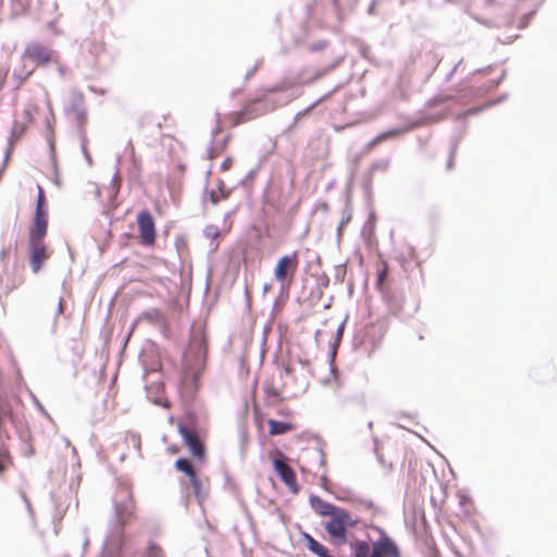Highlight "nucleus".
<instances>
[{"label":"nucleus","mask_w":557,"mask_h":557,"mask_svg":"<svg viewBox=\"0 0 557 557\" xmlns=\"http://www.w3.org/2000/svg\"><path fill=\"white\" fill-rule=\"evenodd\" d=\"M114 515L109 522L107 541L115 548L116 554L122 557L128 546V535L125 528L135 519V502L132 491L126 483H120L113 497Z\"/></svg>","instance_id":"f257e3e1"},{"label":"nucleus","mask_w":557,"mask_h":557,"mask_svg":"<svg viewBox=\"0 0 557 557\" xmlns=\"http://www.w3.org/2000/svg\"><path fill=\"white\" fill-rule=\"evenodd\" d=\"M329 517L331 519L324 525L326 533L332 540L342 544L346 543L348 528H355L358 521L354 520L344 508L338 506Z\"/></svg>","instance_id":"f03ea898"},{"label":"nucleus","mask_w":557,"mask_h":557,"mask_svg":"<svg viewBox=\"0 0 557 557\" xmlns=\"http://www.w3.org/2000/svg\"><path fill=\"white\" fill-rule=\"evenodd\" d=\"M8 251L4 248L0 250V289L7 295L23 283V265L18 259L12 265L4 262Z\"/></svg>","instance_id":"7ed1b4c3"},{"label":"nucleus","mask_w":557,"mask_h":557,"mask_svg":"<svg viewBox=\"0 0 557 557\" xmlns=\"http://www.w3.org/2000/svg\"><path fill=\"white\" fill-rule=\"evenodd\" d=\"M299 264L298 252L284 255L278 258L274 267V278L281 284V294L288 295L292 282Z\"/></svg>","instance_id":"20e7f679"},{"label":"nucleus","mask_w":557,"mask_h":557,"mask_svg":"<svg viewBox=\"0 0 557 557\" xmlns=\"http://www.w3.org/2000/svg\"><path fill=\"white\" fill-rule=\"evenodd\" d=\"M141 376L146 380L144 388L147 399L154 405L164 406V384L162 382V374L156 368V364H152L150 368L144 367V374Z\"/></svg>","instance_id":"39448f33"},{"label":"nucleus","mask_w":557,"mask_h":557,"mask_svg":"<svg viewBox=\"0 0 557 557\" xmlns=\"http://www.w3.org/2000/svg\"><path fill=\"white\" fill-rule=\"evenodd\" d=\"M274 108L275 106L270 103L268 96H264L262 99L257 98L233 114V124L239 125L265 114L267 112L274 110Z\"/></svg>","instance_id":"423d86ee"},{"label":"nucleus","mask_w":557,"mask_h":557,"mask_svg":"<svg viewBox=\"0 0 557 557\" xmlns=\"http://www.w3.org/2000/svg\"><path fill=\"white\" fill-rule=\"evenodd\" d=\"M274 108L275 106L270 103L268 96H264L262 99L257 98L233 114V124L239 125L265 114L267 112L274 110Z\"/></svg>","instance_id":"0eeeda50"},{"label":"nucleus","mask_w":557,"mask_h":557,"mask_svg":"<svg viewBox=\"0 0 557 557\" xmlns=\"http://www.w3.org/2000/svg\"><path fill=\"white\" fill-rule=\"evenodd\" d=\"M55 51L37 41L28 42L23 51V59L32 61L33 67H48L54 61Z\"/></svg>","instance_id":"6e6552de"},{"label":"nucleus","mask_w":557,"mask_h":557,"mask_svg":"<svg viewBox=\"0 0 557 557\" xmlns=\"http://www.w3.org/2000/svg\"><path fill=\"white\" fill-rule=\"evenodd\" d=\"M66 114H73L77 123V131H85L84 126L87 122V109L85 106V97L82 91L72 89L70 91L69 104L65 108Z\"/></svg>","instance_id":"1a4fd4ad"},{"label":"nucleus","mask_w":557,"mask_h":557,"mask_svg":"<svg viewBox=\"0 0 557 557\" xmlns=\"http://www.w3.org/2000/svg\"><path fill=\"white\" fill-rule=\"evenodd\" d=\"M273 470L280 480L289 488L293 494L299 492L297 476L295 471L286 463L285 456L280 453V458H274L272 461Z\"/></svg>","instance_id":"9d476101"},{"label":"nucleus","mask_w":557,"mask_h":557,"mask_svg":"<svg viewBox=\"0 0 557 557\" xmlns=\"http://www.w3.org/2000/svg\"><path fill=\"white\" fill-rule=\"evenodd\" d=\"M29 265L34 273L38 272L49 258L44 239L28 238Z\"/></svg>","instance_id":"9b49d317"},{"label":"nucleus","mask_w":557,"mask_h":557,"mask_svg":"<svg viewBox=\"0 0 557 557\" xmlns=\"http://www.w3.org/2000/svg\"><path fill=\"white\" fill-rule=\"evenodd\" d=\"M178 433L183 438L184 444L188 447L189 451L196 457L198 460H203L206 456V447L200 438L195 436L189 429L183 424L178 423Z\"/></svg>","instance_id":"f8f14e48"},{"label":"nucleus","mask_w":557,"mask_h":557,"mask_svg":"<svg viewBox=\"0 0 557 557\" xmlns=\"http://www.w3.org/2000/svg\"><path fill=\"white\" fill-rule=\"evenodd\" d=\"M141 321H146L150 325L157 329L161 337L169 338V327L165 314L162 310L157 308H150L141 312Z\"/></svg>","instance_id":"ddd939ff"},{"label":"nucleus","mask_w":557,"mask_h":557,"mask_svg":"<svg viewBox=\"0 0 557 557\" xmlns=\"http://www.w3.org/2000/svg\"><path fill=\"white\" fill-rule=\"evenodd\" d=\"M157 230L154 219L147 209H141V247H151L156 243Z\"/></svg>","instance_id":"4468645a"},{"label":"nucleus","mask_w":557,"mask_h":557,"mask_svg":"<svg viewBox=\"0 0 557 557\" xmlns=\"http://www.w3.org/2000/svg\"><path fill=\"white\" fill-rule=\"evenodd\" d=\"M48 232V210H42L40 207L35 209L32 225L28 232V238L45 239Z\"/></svg>","instance_id":"2eb2a0df"},{"label":"nucleus","mask_w":557,"mask_h":557,"mask_svg":"<svg viewBox=\"0 0 557 557\" xmlns=\"http://www.w3.org/2000/svg\"><path fill=\"white\" fill-rule=\"evenodd\" d=\"M372 554L377 557H401V552L391 536L379 537L373 543Z\"/></svg>","instance_id":"dca6fc26"},{"label":"nucleus","mask_w":557,"mask_h":557,"mask_svg":"<svg viewBox=\"0 0 557 557\" xmlns=\"http://www.w3.org/2000/svg\"><path fill=\"white\" fill-rule=\"evenodd\" d=\"M27 59L20 58L18 64L13 69L11 82L13 89H18L21 86L33 75L35 67H28L26 64Z\"/></svg>","instance_id":"f3484780"},{"label":"nucleus","mask_w":557,"mask_h":557,"mask_svg":"<svg viewBox=\"0 0 557 557\" xmlns=\"http://www.w3.org/2000/svg\"><path fill=\"white\" fill-rule=\"evenodd\" d=\"M419 125L418 122H413V123H410L406 126H403V127H395V128H391L388 131H385V132H382L380 134H377L369 144H368V147L369 148H373L374 146H376L377 144L384 141V140H387V139H395L397 138L399 135H401L403 133L405 132H408V131H411L413 128H416L417 126Z\"/></svg>","instance_id":"a211bd4d"},{"label":"nucleus","mask_w":557,"mask_h":557,"mask_svg":"<svg viewBox=\"0 0 557 557\" xmlns=\"http://www.w3.org/2000/svg\"><path fill=\"white\" fill-rule=\"evenodd\" d=\"M359 0H332L333 12L339 25H342L348 14H350Z\"/></svg>","instance_id":"6ab92c4d"},{"label":"nucleus","mask_w":557,"mask_h":557,"mask_svg":"<svg viewBox=\"0 0 557 557\" xmlns=\"http://www.w3.org/2000/svg\"><path fill=\"white\" fill-rule=\"evenodd\" d=\"M188 355H190L197 366H205L207 359V345L205 338H195L189 347Z\"/></svg>","instance_id":"aec40b11"},{"label":"nucleus","mask_w":557,"mask_h":557,"mask_svg":"<svg viewBox=\"0 0 557 557\" xmlns=\"http://www.w3.org/2000/svg\"><path fill=\"white\" fill-rule=\"evenodd\" d=\"M309 504L311 508L322 517H329L337 508L336 505L329 503L314 494L309 496Z\"/></svg>","instance_id":"412c9836"},{"label":"nucleus","mask_w":557,"mask_h":557,"mask_svg":"<svg viewBox=\"0 0 557 557\" xmlns=\"http://www.w3.org/2000/svg\"><path fill=\"white\" fill-rule=\"evenodd\" d=\"M301 537L304 539L307 549L310 550L318 557H326L330 554V549L315 540L311 534L306 531L300 532Z\"/></svg>","instance_id":"4be33fe9"},{"label":"nucleus","mask_w":557,"mask_h":557,"mask_svg":"<svg viewBox=\"0 0 557 557\" xmlns=\"http://www.w3.org/2000/svg\"><path fill=\"white\" fill-rule=\"evenodd\" d=\"M268 425L270 435H283L294 429V425L290 422L275 419H269Z\"/></svg>","instance_id":"5701e85b"},{"label":"nucleus","mask_w":557,"mask_h":557,"mask_svg":"<svg viewBox=\"0 0 557 557\" xmlns=\"http://www.w3.org/2000/svg\"><path fill=\"white\" fill-rule=\"evenodd\" d=\"M82 49L86 50L92 58L97 59L103 51V45L96 39L87 38L83 41Z\"/></svg>","instance_id":"b1692460"},{"label":"nucleus","mask_w":557,"mask_h":557,"mask_svg":"<svg viewBox=\"0 0 557 557\" xmlns=\"http://www.w3.org/2000/svg\"><path fill=\"white\" fill-rule=\"evenodd\" d=\"M352 348L356 351H359L361 354L367 355L368 357H371L375 349V346L374 344H371V348H369L368 345L366 344L364 336L355 335L352 339Z\"/></svg>","instance_id":"393cba45"},{"label":"nucleus","mask_w":557,"mask_h":557,"mask_svg":"<svg viewBox=\"0 0 557 557\" xmlns=\"http://www.w3.org/2000/svg\"><path fill=\"white\" fill-rule=\"evenodd\" d=\"M210 174H211V170H208L207 171V180H206V184H205V188H203L201 200H202V205H205L207 202V200L209 199V201L212 205L215 206V205L219 203L220 198H219V195L216 194V191L214 189L209 190V176H210Z\"/></svg>","instance_id":"a878e982"},{"label":"nucleus","mask_w":557,"mask_h":557,"mask_svg":"<svg viewBox=\"0 0 557 557\" xmlns=\"http://www.w3.org/2000/svg\"><path fill=\"white\" fill-rule=\"evenodd\" d=\"M352 557H370V545L367 541H356L350 545Z\"/></svg>","instance_id":"bb28decb"},{"label":"nucleus","mask_w":557,"mask_h":557,"mask_svg":"<svg viewBox=\"0 0 557 557\" xmlns=\"http://www.w3.org/2000/svg\"><path fill=\"white\" fill-rule=\"evenodd\" d=\"M346 321L347 319L343 320L341 322V324L337 326V330H336V338H335V342H334V346L337 345V343L341 341L342 336H343V333H344V330H345V324H346ZM329 357H330V368H331V373L334 374L335 373V367H334V359H335V347L332 348V350L330 351L329 354Z\"/></svg>","instance_id":"cd10ccee"},{"label":"nucleus","mask_w":557,"mask_h":557,"mask_svg":"<svg viewBox=\"0 0 557 557\" xmlns=\"http://www.w3.org/2000/svg\"><path fill=\"white\" fill-rule=\"evenodd\" d=\"M174 467L177 471L185 473L188 478L196 473L193 469L191 461L186 457L177 458Z\"/></svg>","instance_id":"c85d7f7f"},{"label":"nucleus","mask_w":557,"mask_h":557,"mask_svg":"<svg viewBox=\"0 0 557 557\" xmlns=\"http://www.w3.org/2000/svg\"><path fill=\"white\" fill-rule=\"evenodd\" d=\"M189 482L193 486V491L198 502H201L206 497V493L202 491V484L197 474H193L189 478Z\"/></svg>","instance_id":"c756f323"},{"label":"nucleus","mask_w":557,"mask_h":557,"mask_svg":"<svg viewBox=\"0 0 557 557\" xmlns=\"http://www.w3.org/2000/svg\"><path fill=\"white\" fill-rule=\"evenodd\" d=\"M461 137L460 136H453L450 138V146H449V157L446 163V169L451 170L454 165V156L457 151L458 145L460 143Z\"/></svg>","instance_id":"7c9ffc66"},{"label":"nucleus","mask_w":557,"mask_h":557,"mask_svg":"<svg viewBox=\"0 0 557 557\" xmlns=\"http://www.w3.org/2000/svg\"><path fill=\"white\" fill-rule=\"evenodd\" d=\"M259 169H260V165H256L253 169H251L246 175L244 178H242L237 186H240V187H244L246 188L257 176L258 172H259Z\"/></svg>","instance_id":"2f4dec72"},{"label":"nucleus","mask_w":557,"mask_h":557,"mask_svg":"<svg viewBox=\"0 0 557 557\" xmlns=\"http://www.w3.org/2000/svg\"><path fill=\"white\" fill-rule=\"evenodd\" d=\"M78 136H79V139H81V148H82V152L84 154V158L86 160V162L88 163V165H91L92 161H91V157L87 150V146H86V143H87V137H86V133L85 131H81L78 132Z\"/></svg>","instance_id":"473e14b6"},{"label":"nucleus","mask_w":557,"mask_h":557,"mask_svg":"<svg viewBox=\"0 0 557 557\" xmlns=\"http://www.w3.org/2000/svg\"><path fill=\"white\" fill-rule=\"evenodd\" d=\"M342 61H343L342 55H335L330 64H327L325 67H323L322 70L319 71L318 76H323V75L332 72L339 65V63Z\"/></svg>","instance_id":"72a5a7b5"},{"label":"nucleus","mask_w":557,"mask_h":557,"mask_svg":"<svg viewBox=\"0 0 557 557\" xmlns=\"http://www.w3.org/2000/svg\"><path fill=\"white\" fill-rule=\"evenodd\" d=\"M357 503L361 506L366 507L369 511H371L373 515L381 513L382 510L379 506H376L372 500L366 499V498H358Z\"/></svg>","instance_id":"f704fd0d"},{"label":"nucleus","mask_w":557,"mask_h":557,"mask_svg":"<svg viewBox=\"0 0 557 557\" xmlns=\"http://www.w3.org/2000/svg\"><path fill=\"white\" fill-rule=\"evenodd\" d=\"M146 268L145 264L141 263V276H140V280H141V284L143 283H147L148 281H151V282H157V283H160V284H163L164 280H168V277H163L161 275H149V274H146L143 269Z\"/></svg>","instance_id":"c9c22d12"},{"label":"nucleus","mask_w":557,"mask_h":557,"mask_svg":"<svg viewBox=\"0 0 557 557\" xmlns=\"http://www.w3.org/2000/svg\"><path fill=\"white\" fill-rule=\"evenodd\" d=\"M486 108H487L486 104L482 106V107L469 108V109L465 110L463 112L459 113L457 115V120L458 121L465 120V119H467L470 115L478 114V113L482 112Z\"/></svg>","instance_id":"e433bc0d"},{"label":"nucleus","mask_w":557,"mask_h":557,"mask_svg":"<svg viewBox=\"0 0 557 557\" xmlns=\"http://www.w3.org/2000/svg\"><path fill=\"white\" fill-rule=\"evenodd\" d=\"M329 46H330V40H327V39H319V40L310 44L308 49L311 52H319V51L324 50Z\"/></svg>","instance_id":"4c0bfd02"},{"label":"nucleus","mask_w":557,"mask_h":557,"mask_svg":"<svg viewBox=\"0 0 557 557\" xmlns=\"http://www.w3.org/2000/svg\"><path fill=\"white\" fill-rule=\"evenodd\" d=\"M388 166H389L388 159H380L371 164L370 171L371 172H376V171L385 172V171H387Z\"/></svg>","instance_id":"58836bf2"},{"label":"nucleus","mask_w":557,"mask_h":557,"mask_svg":"<svg viewBox=\"0 0 557 557\" xmlns=\"http://www.w3.org/2000/svg\"><path fill=\"white\" fill-rule=\"evenodd\" d=\"M264 393L268 397L274 398L276 401H281V389L273 386V385H267L264 386Z\"/></svg>","instance_id":"ea45409f"},{"label":"nucleus","mask_w":557,"mask_h":557,"mask_svg":"<svg viewBox=\"0 0 557 557\" xmlns=\"http://www.w3.org/2000/svg\"><path fill=\"white\" fill-rule=\"evenodd\" d=\"M203 235L206 238L214 239L220 235V230L218 226L210 224L203 228Z\"/></svg>","instance_id":"a19ab883"},{"label":"nucleus","mask_w":557,"mask_h":557,"mask_svg":"<svg viewBox=\"0 0 557 557\" xmlns=\"http://www.w3.org/2000/svg\"><path fill=\"white\" fill-rule=\"evenodd\" d=\"M416 258H417V257H416V249H414L412 246H410V247L408 248V255H407V257H406V256H404V255H401V256H400V258H399V261H400L401 267L404 268V270H407V265H406V263H407L409 260H416Z\"/></svg>","instance_id":"79ce46f5"},{"label":"nucleus","mask_w":557,"mask_h":557,"mask_svg":"<svg viewBox=\"0 0 557 557\" xmlns=\"http://www.w3.org/2000/svg\"><path fill=\"white\" fill-rule=\"evenodd\" d=\"M321 101V99H318L317 101H314L313 103H311L310 106H308L307 108H305L304 110H300L299 112L296 113V115L294 116V124L297 122V120H299L300 117L302 116H307L311 113V111L313 110V108Z\"/></svg>","instance_id":"37998d69"},{"label":"nucleus","mask_w":557,"mask_h":557,"mask_svg":"<svg viewBox=\"0 0 557 557\" xmlns=\"http://www.w3.org/2000/svg\"><path fill=\"white\" fill-rule=\"evenodd\" d=\"M117 177H119V174L115 173L112 176L111 186L108 188V194H109V199L110 200H112L116 196V194H117V190H119V186L116 185Z\"/></svg>","instance_id":"c03bdc74"},{"label":"nucleus","mask_w":557,"mask_h":557,"mask_svg":"<svg viewBox=\"0 0 557 557\" xmlns=\"http://www.w3.org/2000/svg\"><path fill=\"white\" fill-rule=\"evenodd\" d=\"M215 120H216V124H215L214 128L211 131V141H215L216 136L222 132V125H221V119H220L219 112L215 113Z\"/></svg>","instance_id":"a18cd8bd"},{"label":"nucleus","mask_w":557,"mask_h":557,"mask_svg":"<svg viewBox=\"0 0 557 557\" xmlns=\"http://www.w3.org/2000/svg\"><path fill=\"white\" fill-rule=\"evenodd\" d=\"M38 207H40L42 210H48L44 189L40 186H38V197H37L36 209H38Z\"/></svg>","instance_id":"49530a36"},{"label":"nucleus","mask_w":557,"mask_h":557,"mask_svg":"<svg viewBox=\"0 0 557 557\" xmlns=\"http://www.w3.org/2000/svg\"><path fill=\"white\" fill-rule=\"evenodd\" d=\"M219 152L221 151L219 150V147L215 145V141L210 140V144L207 147L208 159H214Z\"/></svg>","instance_id":"de8ad7c7"},{"label":"nucleus","mask_w":557,"mask_h":557,"mask_svg":"<svg viewBox=\"0 0 557 557\" xmlns=\"http://www.w3.org/2000/svg\"><path fill=\"white\" fill-rule=\"evenodd\" d=\"M535 12H536V9H534V10H532V11L528 12L527 14H524V15L521 17V20H520V22H519L518 27H519V28H524V27H527V26H528V24H529V22L531 21V18L534 16Z\"/></svg>","instance_id":"09e8293b"},{"label":"nucleus","mask_w":557,"mask_h":557,"mask_svg":"<svg viewBox=\"0 0 557 557\" xmlns=\"http://www.w3.org/2000/svg\"><path fill=\"white\" fill-rule=\"evenodd\" d=\"M14 150V144L12 143V140H10L7 145V149L4 151V158H3V161H2V164H3V168H7L8 165V162L11 158V154Z\"/></svg>","instance_id":"8fccbe9b"},{"label":"nucleus","mask_w":557,"mask_h":557,"mask_svg":"<svg viewBox=\"0 0 557 557\" xmlns=\"http://www.w3.org/2000/svg\"><path fill=\"white\" fill-rule=\"evenodd\" d=\"M350 219H351V214L349 212L348 213L344 212L343 218L336 228V233H337L338 237H341L343 227L349 223Z\"/></svg>","instance_id":"3c124183"},{"label":"nucleus","mask_w":557,"mask_h":557,"mask_svg":"<svg viewBox=\"0 0 557 557\" xmlns=\"http://www.w3.org/2000/svg\"><path fill=\"white\" fill-rule=\"evenodd\" d=\"M24 132V128L22 127L20 131H17L15 127L11 129L10 136L8 138V143L12 140V143L15 145L17 140L22 137Z\"/></svg>","instance_id":"603ef678"},{"label":"nucleus","mask_w":557,"mask_h":557,"mask_svg":"<svg viewBox=\"0 0 557 557\" xmlns=\"http://www.w3.org/2000/svg\"><path fill=\"white\" fill-rule=\"evenodd\" d=\"M160 553L161 548L157 544L150 542L148 545V557H160Z\"/></svg>","instance_id":"864d4df0"},{"label":"nucleus","mask_w":557,"mask_h":557,"mask_svg":"<svg viewBox=\"0 0 557 557\" xmlns=\"http://www.w3.org/2000/svg\"><path fill=\"white\" fill-rule=\"evenodd\" d=\"M51 64H54V65H55V70H57V72H58L59 76H60L61 78H64V77H65V74H66V71H67L66 66H65V65H63V64H61V63L57 60V58H54V61H52V63H51Z\"/></svg>","instance_id":"5fc2aeb1"},{"label":"nucleus","mask_w":557,"mask_h":557,"mask_svg":"<svg viewBox=\"0 0 557 557\" xmlns=\"http://www.w3.org/2000/svg\"><path fill=\"white\" fill-rule=\"evenodd\" d=\"M9 71L10 70L8 66H4V65L0 66V90L3 88V86L5 84Z\"/></svg>","instance_id":"6e6d98bb"},{"label":"nucleus","mask_w":557,"mask_h":557,"mask_svg":"<svg viewBox=\"0 0 557 557\" xmlns=\"http://www.w3.org/2000/svg\"><path fill=\"white\" fill-rule=\"evenodd\" d=\"M230 139L231 134H227L221 139V141L215 143L220 151H223L227 147Z\"/></svg>","instance_id":"4d7b16f0"},{"label":"nucleus","mask_w":557,"mask_h":557,"mask_svg":"<svg viewBox=\"0 0 557 557\" xmlns=\"http://www.w3.org/2000/svg\"><path fill=\"white\" fill-rule=\"evenodd\" d=\"M294 369L289 366V364H285L283 363L281 367H280V375L281 377H283V375H292Z\"/></svg>","instance_id":"13d9d810"},{"label":"nucleus","mask_w":557,"mask_h":557,"mask_svg":"<svg viewBox=\"0 0 557 557\" xmlns=\"http://www.w3.org/2000/svg\"><path fill=\"white\" fill-rule=\"evenodd\" d=\"M14 2V4L18 8H21L22 10H26L33 0H12Z\"/></svg>","instance_id":"bf43d9fd"},{"label":"nucleus","mask_w":557,"mask_h":557,"mask_svg":"<svg viewBox=\"0 0 557 557\" xmlns=\"http://www.w3.org/2000/svg\"><path fill=\"white\" fill-rule=\"evenodd\" d=\"M32 399L34 400V404H35V406L37 407V409H38L42 414H45L46 417H48V418H49L48 412L45 410L44 406L39 403V400L37 399V397H36L34 394H32Z\"/></svg>","instance_id":"052dcab7"},{"label":"nucleus","mask_w":557,"mask_h":557,"mask_svg":"<svg viewBox=\"0 0 557 557\" xmlns=\"http://www.w3.org/2000/svg\"><path fill=\"white\" fill-rule=\"evenodd\" d=\"M232 163H233L232 158H231V157H227V158H225V159L222 161V163H221L220 168H221V170H222V171H227V170H230V168L232 166Z\"/></svg>","instance_id":"680f3d73"},{"label":"nucleus","mask_w":557,"mask_h":557,"mask_svg":"<svg viewBox=\"0 0 557 557\" xmlns=\"http://www.w3.org/2000/svg\"><path fill=\"white\" fill-rule=\"evenodd\" d=\"M462 63V59H460L455 65L454 67L449 71V73L446 75L445 79L448 82L451 79V77L454 76L455 72L458 70V67L460 66V64Z\"/></svg>","instance_id":"e2e57ef3"},{"label":"nucleus","mask_w":557,"mask_h":557,"mask_svg":"<svg viewBox=\"0 0 557 557\" xmlns=\"http://www.w3.org/2000/svg\"><path fill=\"white\" fill-rule=\"evenodd\" d=\"M379 0H372L370 5L368 7V10H367V13L369 15H374L375 14V8H376V4H377Z\"/></svg>","instance_id":"0e129e2a"},{"label":"nucleus","mask_w":557,"mask_h":557,"mask_svg":"<svg viewBox=\"0 0 557 557\" xmlns=\"http://www.w3.org/2000/svg\"><path fill=\"white\" fill-rule=\"evenodd\" d=\"M127 148L129 149V154H131L132 161L134 163H136L135 147L131 140L127 143Z\"/></svg>","instance_id":"69168bd1"},{"label":"nucleus","mask_w":557,"mask_h":557,"mask_svg":"<svg viewBox=\"0 0 557 557\" xmlns=\"http://www.w3.org/2000/svg\"><path fill=\"white\" fill-rule=\"evenodd\" d=\"M370 528L373 529L374 531H376L380 534V537L389 536L386 533V531L383 528L379 527V525H371Z\"/></svg>","instance_id":"338daca9"},{"label":"nucleus","mask_w":557,"mask_h":557,"mask_svg":"<svg viewBox=\"0 0 557 557\" xmlns=\"http://www.w3.org/2000/svg\"><path fill=\"white\" fill-rule=\"evenodd\" d=\"M542 370L547 374V379L553 377L554 369L550 364L544 366Z\"/></svg>","instance_id":"774afa93"}]
</instances>
